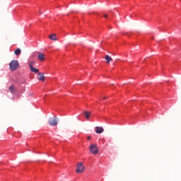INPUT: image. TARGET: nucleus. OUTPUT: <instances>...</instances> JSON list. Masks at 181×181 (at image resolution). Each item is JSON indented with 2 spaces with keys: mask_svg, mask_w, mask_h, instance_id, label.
Listing matches in <instances>:
<instances>
[{
  "mask_svg": "<svg viewBox=\"0 0 181 181\" xmlns=\"http://www.w3.org/2000/svg\"><path fill=\"white\" fill-rule=\"evenodd\" d=\"M9 67L11 71H15L19 69V62L18 60H12L9 64Z\"/></svg>",
  "mask_w": 181,
  "mask_h": 181,
  "instance_id": "1",
  "label": "nucleus"
},
{
  "mask_svg": "<svg viewBox=\"0 0 181 181\" xmlns=\"http://www.w3.org/2000/svg\"><path fill=\"white\" fill-rule=\"evenodd\" d=\"M86 169V168H84V165H83V163L81 162H79L77 163L76 165V173H83V172H84V170Z\"/></svg>",
  "mask_w": 181,
  "mask_h": 181,
  "instance_id": "2",
  "label": "nucleus"
},
{
  "mask_svg": "<svg viewBox=\"0 0 181 181\" xmlns=\"http://www.w3.org/2000/svg\"><path fill=\"white\" fill-rule=\"evenodd\" d=\"M90 152L93 155H97V153H98V147L97 146V144L90 145Z\"/></svg>",
  "mask_w": 181,
  "mask_h": 181,
  "instance_id": "3",
  "label": "nucleus"
},
{
  "mask_svg": "<svg viewBox=\"0 0 181 181\" xmlns=\"http://www.w3.org/2000/svg\"><path fill=\"white\" fill-rule=\"evenodd\" d=\"M48 122L49 125L56 127V125H57V117L56 116H54V118L50 117Z\"/></svg>",
  "mask_w": 181,
  "mask_h": 181,
  "instance_id": "4",
  "label": "nucleus"
},
{
  "mask_svg": "<svg viewBox=\"0 0 181 181\" xmlns=\"http://www.w3.org/2000/svg\"><path fill=\"white\" fill-rule=\"evenodd\" d=\"M38 59L40 62H45L46 59V55L42 52H38Z\"/></svg>",
  "mask_w": 181,
  "mask_h": 181,
  "instance_id": "5",
  "label": "nucleus"
},
{
  "mask_svg": "<svg viewBox=\"0 0 181 181\" xmlns=\"http://www.w3.org/2000/svg\"><path fill=\"white\" fill-rule=\"evenodd\" d=\"M95 132L96 134H103L104 132V128H103V127H96Z\"/></svg>",
  "mask_w": 181,
  "mask_h": 181,
  "instance_id": "6",
  "label": "nucleus"
},
{
  "mask_svg": "<svg viewBox=\"0 0 181 181\" xmlns=\"http://www.w3.org/2000/svg\"><path fill=\"white\" fill-rule=\"evenodd\" d=\"M38 76H40V77H38L39 81H45V74L42 75V73L39 72Z\"/></svg>",
  "mask_w": 181,
  "mask_h": 181,
  "instance_id": "7",
  "label": "nucleus"
},
{
  "mask_svg": "<svg viewBox=\"0 0 181 181\" xmlns=\"http://www.w3.org/2000/svg\"><path fill=\"white\" fill-rule=\"evenodd\" d=\"M105 60H106V63H111V62H112V58H111L110 55H106L105 57Z\"/></svg>",
  "mask_w": 181,
  "mask_h": 181,
  "instance_id": "8",
  "label": "nucleus"
},
{
  "mask_svg": "<svg viewBox=\"0 0 181 181\" xmlns=\"http://www.w3.org/2000/svg\"><path fill=\"white\" fill-rule=\"evenodd\" d=\"M21 53H22V50L20 48H18L14 51V54H16V56H19Z\"/></svg>",
  "mask_w": 181,
  "mask_h": 181,
  "instance_id": "9",
  "label": "nucleus"
},
{
  "mask_svg": "<svg viewBox=\"0 0 181 181\" xmlns=\"http://www.w3.org/2000/svg\"><path fill=\"white\" fill-rule=\"evenodd\" d=\"M9 90H10V91H11V93L12 94H13L14 93H16V89L15 88V87H14L13 85H11V86L9 87Z\"/></svg>",
  "mask_w": 181,
  "mask_h": 181,
  "instance_id": "10",
  "label": "nucleus"
},
{
  "mask_svg": "<svg viewBox=\"0 0 181 181\" xmlns=\"http://www.w3.org/2000/svg\"><path fill=\"white\" fill-rule=\"evenodd\" d=\"M84 114H85V117H86V119H89L90 115H91V112H88V111H86V112H84Z\"/></svg>",
  "mask_w": 181,
  "mask_h": 181,
  "instance_id": "11",
  "label": "nucleus"
},
{
  "mask_svg": "<svg viewBox=\"0 0 181 181\" xmlns=\"http://www.w3.org/2000/svg\"><path fill=\"white\" fill-rule=\"evenodd\" d=\"M49 39L50 40H57V37H56V34H52L51 35H49Z\"/></svg>",
  "mask_w": 181,
  "mask_h": 181,
  "instance_id": "12",
  "label": "nucleus"
},
{
  "mask_svg": "<svg viewBox=\"0 0 181 181\" xmlns=\"http://www.w3.org/2000/svg\"><path fill=\"white\" fill-rule=\"evenodd\" d=\"M30 71H32L33 73H40L39 72V69H36L35 67L30 68Z\"/></svg>",
  "mask_w": 181,
  "mask_h": 181,
  "instance_id": "13",
  "label": "nucleus"
},
{
  "mask_svg": "<svg viewBox=\"0 0 181 181\" xmlns=\"http://www.w3.org/2000/svg\"><path fill=\"white\" fill-rule=\"evenodd\" d=\"M35 65V62L32 61L29 63L30 69L33 68V66Z\"/></svg>",
  "mask_w": 181,
  "mask_h": 181,
  "instance_id": "14",
  "label": "nucleus"
},
{
  "mask_svg": "<svg viewBox=\"0 0 181 181\" xmlns=\"http://www.w3.org/2000/svg\"><path fill=\"white\" fill-rule=\"evenodd\" d=\"M107 98H108V97H107V96L103 97V100H107Z\"/></svg>",
  "mask_w": 181,
  "mask_h": 181,
  "instance_id": "15",
  "label": "nucleus"
},
{
  "mask_svg": "<svg viewBox=\"0 0 181 181\" xmlns=\"http://www.w3.org/2000/svg\"><path fill=\"white\" fill-rule=\"evenodd\" d=\"M104 18H108V15L105 14V15H104Z\"/></svg>",
  "mask_w": 181,
  "mask_h": 181,
  "instance_id": "16",
  "label": "nucleus"
},
{
  "mask_svg": "<svg viewBox=\"0 0 181 181\" xmlns=\"http://www.w3.org/2000/svg\"><path fill=\"white\" fill-rule=\"evenodd\" d=\"M91 139V136H88V140L90 141Z\"/></svg>",
  "mask_w": 181,
  "mask_h": 181,
  "instance_id": "17",
  "label": "nucleus"
},
{
  "mask_svg": "<svg viewBox=\"0 0 181 181\" xmlns=\"http://www.w3.org/2000/svg\"><path fill=\"white\" fill-rule=\"evenodd\" d=\"M41 14H42V12L40 11V15H41Z\"/></svg>",
  "mask_w": 181,
  "mask_h": 181,
  "instance_id": "18",
  "label": "nucleus"
}]
</instances>
